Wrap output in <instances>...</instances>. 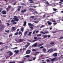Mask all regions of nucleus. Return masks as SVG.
<instances>
[{
  "label": "nucleus",
  "mask_w": 63,
  "mask_h": 63,
  "mask_svg": "<svg viewBox=\"0 0 63 63\" xmlns=\"http://www.w3.org/2000/svg\"><path fill=\"white\" fill-rule=\"evenodd\" d=\"M5 32H7V33H9V31L8 30L7 31V30H6Z\"/></svg>",
  "instance_id": "c03bdc74"
},
{
  "label": "nucleus",
  "mask_w": 63,
  "mask_h": 63,
  "mask_svg": "<svg viewBox=\"0 0 63 63\" xmlns=\"http://www.w3.org/2000/svg\"><path fill=\"white\" fill-rule=\"evenodd\" d=\"M40 53L39 52H36L35 53V54H33V55H37L38 54V53Z\"/></svg>",
  "instance_id": "9d476101"
},
{
  "label": "nucleus",
  "mask_w": 63,
  "mask_h": 63,
  "mask_svg": "<svg viewBox=\"0 0 63 63\" xmlns=\"http://www.w3.org/2000/svg\"><path fill=\"white\" fill-rule=\"evenodd\" d=\"M30 3H34V2L33 1H31L30 2Z\"/></svg>",
  "instance_id": "de8ad7c7"
},
{
  "label": "nucleus",
  "mask_w": 63,
  "mask_h": 63,
  "mask_svg": "<svg viewBox=\"0 0 63 63\" xmlns=\"http://www.w3.org/2000/svg\"><path fill=\"white\" fill-rule=\"evenodd\" d=\"M33 8H36V6H33Z\"/></svg>",
  "instance_id": "69168bd1"
},
{
  "label": "nucleus",
  "mask_w": 63,
  "mask_h": 63,
  "mask_svg": "<svg viewBox=\"0 0 63 63\" xmlns=\"http://www.w3.org/2000/svg\"><path fill=\"white\" fill-rule=\"evenodd\" d=\"M27 44H28V45H30V43H29V42H27Z\"/></svg>",
  "instance_id": "774afa93"
},
{
  "label": "nucleus",
  "mask_w": 63,
  "mask_h": 63,
  "mask_svg": "<svg viewBox=\"0 0 63 63\" xmlns=\"http://www.w3.org/2000/svg\"><path fill=\"white\" fill-rule=\"evenodd\" d=\"M23 58L24 61H25V60H26V58Z\"/></svg>",
  "instance_id": "0e129e2a"
},
{
  "label": "nucleus",
  "mask_w": 63,
  "mask_h": 63,
  "mask_svg": "<svg viewBox=\"0 0 63 63\" xmlns=\"http://www.w3.org/2000/svg\"><path fill=\"white\" fill-rule=\"evenodd\" d=\"M53 10L54 11H57V9H56L55 8H53Z\"/></svg>",
  "instance_id": "473e14b6"
},
{
  "label": "nucleus",
  "mask_w": 63,
  "mask_h": 63,
  "mask_svg": "<svg viewBox=\"0 0 63 63\" xmlns=\"http://www.w3.org/2000/svg\"><path fill=\"white\" fill-rule=\"evenodd\" d=\"M2 13L3 14V15H6L7 14L6 13V11L5 10H3L2 12Z\"/></svg>",
  "instance_id": "20e7f679"
},
{
  "label": "nucleus",
  "mask_w": 63,
  "mask_h": 63,
  "mask_svg": "<svg viewBox=\"0 0 63 63\" xmlns=\"http://www.w3.org/2000/svg\"><path fill=\"white\" fill-rule=\"evenodd\" d=\"M56 59V58H55L54 59H51V61H52H52H54V60L55 59Z\"/></svg>",
  "instance_id": "aec40b11"
},
{
  "label": "nucleus",
  "mask_w": 63,
  "mask_h": 63,
  "mask_svg": "<svg viewBox=\"0 0 63 63\" xmlns=\"http://www.w3.org/2000/svg\"><path fill=\"white\" fill-rule=\"evenodd\" d=\"M50 21H52V22H56V21L53 19H50Z\"/></svg>",
  "instance_id": "f8f14e48"
},
{
  "label": "nucleus",
  "mask_w": 63,
  "mask_h": 63,
  "mask_svg": "<svg viewBox=\"0 0 63 63\" xmlns=\"http://www.w3.org/2000/svg\"><path fill=\"white\" fill-rule=\"evenodd\" d=\"M9 55L10 56H12L13 55V53L11 52V51H10V52H9Z\"/></svg>",
  "instance_id": "dca6fc26"
},
{
  "label": "nucleus",
  "mask_w": 63,
  "mask_h": 63,
  "mask_svg": "<svg viewBox=\"0 0 63 63\" xmlns=\"http://www.w3.org/2000/svg\"><path fill=\"white\" fill-rule=\"evenodd\" d=\"M10 63H15V62H10Z\"/></svg>",
  "instance_id": "603ef678"
},
{
  "label": "nucleus",
  "mask_w": 63,
  "mask_h": 63,
  "mask_svg": "<svg viewBox=\"0 0 63 63\" xmlns=\"http://www.w3.org/2000/svg\"><path fill=\"white\" fill-rule=\"evenodd\" d=\"M34 12H35V14H38V12H37L36 11H35Z\"/></svg>",
  "instance_id": "37998d69"
},
{
  "label": "nucleus",
  "mask_w": 63,
  "mask_h": 63,
  "mask_svg": "<svg viewBox=\"0 0 63 63\" xmlns=\"http://www.w3.org/2000/svg\"><path fill=\"white\" fill-rule=\"evenodd\" d=\"M9 24V23H6V24H8L7 25V26H9V25H10V24Z\"/></svg>",
  "instance_id": "8fccbe9b"
},
{
  "label": "nucleus",
  "mask_w": 63,
  "mask_h": 63,
  "mask_svg": "<svg viewBox=\"0 0 63 63\" xmlns=\"http://www.w3.org/2000/svg\"><path fill=\"white\" fill-rule=\"evenodd\" d=\"M50 52H53V49L52 48H51L50 49Z\"/></svg>",
  "instance_id": "6ab92c4d"
},
{
  "label": "nucleus",
  "mask_w": 63,
  "mask_h": 63,
  "mask_svg": "<svg viewBox=\"0 0 63 63\" xmlns=\"http://www.w3.org/2000/svg\"><path fill=\"white\" fill-rule=\"evenodd\" d=\"M45 3L47 5H49V3L48 2H45Z\"/></svg>",
  "instance_id": "79ce46f5"
},
{
  "label": "nucleus",
  "mask_w": 63,
  "mask_h": 63,
  "mask_svg": "<svg viewBox=\"0 0 63 63\" xmlns=\"http://www.w3.org/2000/svg\"><path fill=\"white\" fill-rule=\"evenodd\" d=\"M30 57V56L29 55H27L25 56V57L26 58H28V57Z\"/></svg>",
  "instance_id": "412c9836"
},
{
  "label": "nucleus",
  "mask_w": 63,
  "mask_h": 63,
  "mask_svg": "<svg viewBox=\"0 0 63 63\" xmlns=\"http://www.w3.org/2000/svg\"><path fill=\"white\" fill-rule=\"evenodd\" d=\"M21 34V32H18V34L20 35Z\"/></svg>",
  "instance_id": "5fc2aeb1"
},
{
  "label": "nucleus",
  "mask_w": 63,
  "mask_h": 63,
  "mask_svg": "<svg viewBox=\"0 0 63 63\" xmlns=\"http://www.w3.org/2000/svg\"><path fill=\"white\" fill-rule=\"evenodd\" d=\"M18 34V32H16V33H15L14 34V35L15 36H16V35H17Z\"/></svg>",
  "instance_id": "a211bd4d"
},
{
  "label": "nucleus",
  "mask_w": 63,
  "mask_h": 63,
  "mask_svg": "<svg viewBox=\"0 0 63 63\" xmlns=\"http://www.w3.org/2000/svg\"><path fill=\"white\" fill-rule=\"evenodd\" d=\"M16 18H18V17H17V16H14V18H13V19L15 20L16 21H18V20H19V19Z\"/></svg>",
  "instance_id": "f257e3e1"
},
{
  "label": "nucleus",
  "mask_w": 63,
  "mask_h": 63,
  "mask_svg": "<svg viewBox=\"0 0 63 63\" xmlns=\"http://www.w3.org/2000/svg\"><path fill=\"white\" fill-rule=\"evenodd\" d=\"M32 51H36V50L35 49H32Z\"/></svg>",
  "instance_id": "72a5a7b5"
},
{
  "label": "nucleus",
  "mask_w": 63,
  "mask_h": 63,
  "mask_svg": "<svg viewBox=\"0 0 63 63\" xmlns=\"http://www.w3.org/2000/svg\"><path fill=\"white\" fill-rule=\"evenodd\" d=\"M23 29H24V27L21 28V31H23Z\"/></svg>",
  "instance_id": "c756f323"
},
{
  "label": "nucleus",
  "mask_w": 63,
  "mask_h": 63,
  "mask_svg": "<svg viewBox=\"0 0 63 63\" xmlns=\"http://www.w3.org/2000/svg\"><path fill=\"white\" fill-rule=\"evenodd\" d=\"M44 48V47H43V46H41V47H40L39 48L41 49V48Z\"/></svg>",
  "instance_id": "a19ab883"
},
{
  "label": "nucleus",
  "mask_w": 63,
  "mask_h": 63,
  "mask_svg": "<svg viewBox=\"0 0 63 63\" xmlns=\"http://www.w3.org/2000/svg\"><path fill=\"white\" fill-rule=\"evenodd\" d=\"M41 35H42L41 34H38V35H37V36H41Z\"/></svg>",
  "instance_id": "ea45409f"
},
{
  "label": "nucleus",
  "mask_w": 63,
  "mask_h": 63,
  "mask_svg": "<svg viewBox=\"0 0 63 63\" xmlns=\"http://www.w3.org/2000/svg\"><path fill=\"white\" fill-rule=\"evenodd\" d=\"M44 44H39V45L38 46L39 47H41V46H43Z\"/></svg>",
  "instance_id": "5701e85b"
},
{
  "label": "nucleus",
  "mask_w": 63,
  "mask_h": 63,
  "mask_svg": "<svg viewBox=\"0 0 63 63\" xmlns=\"http://www.w3.org/2000/svg\"><path fill=\"white\" fill-rule=\"evenodd\" d=\"M43 37L44 38H47V35H43Z\"/></svg>",
  "instance_id": "2eb2a0df"
},
{
  "label": "nucleus",
  "mask_w": 63,
  "mask_h": 63,
  "mask_svg": "<svg viewBox=\"0 0 63 63\" xmlns=\"http://www.w3.org/2000/svg\"><path fill=\"white\" fill-rule=\"evenodd\" d=\"M28 25L29 26H31V27H32L34 26V25L33 24H32L30 23H29L28 24Z\"/></svg>",
  "instance_id": "423d86ee"
},
{
  "label": "nucleus",
  "mask_w": 63,
  "mask_h": 63,
  "mask_svg": "<svg viewBox=\"0 0 63 63\" xmlns=\"http://www.w3.org/2000/svg\"><path fill=\"white\" fill-rule=\"evenodd\" d=\"M15 21H16V20H12L11 21V22H15Z\"/></svg>",
  "instance_id": "7c9ffc66"
},
{
  "label": "nucleus",
  "mask_w": 63,
  "mask_h": 63,
  "mask_svg": "<svg viewBox=\"0 0 63 63\" xmlns=\"http://www.w3.org/2000/svg\"><path fill=\"white\" fill-rule=\"evenodd\" d=\"M16 29H13L12 30V31H15V30H16Z\"/></svg>",
  "instance_id": "09e8293b"
},
{
  "label": "nucleus",
  "mask_w": 63,
  "mask_h": 63,
  "mask_svg": "<svg viewBox=\"0 0 63 63\" xmlns=\"http://www.w3.org/2000/svg\"><path fill=\"white\" fill-rule=\"evenodd\" d=\"M23 39H19L18 42H19L20 43H21V42H23Z\"/></svg>",
  "instance_id": "6e6552de"
},
{
  "label": "nucleus",
  "mask_w": 63,
  "mask_h": 63,
  "mask_svg": "<svg viewBox=\"0 0 63 63\" xmlns=\"http://www.w3.org/2000/svg\"><path fill=\"white\" fill-rule=\"evenodd\" d=\"M43 51L44 52H46V49L45 48H43Z\"/></svg>",
  "instance_id": "b1692460"
},
{
  "label": "nucleus",
  "mask_w": 63,
  "mask_h": 63,
  "mask_svg": "<svg viewBox=\"0 0 63 63\" xmlns=\"http://www.w3.org/2000/svg\"><path fill=\"white\" fill-rule=\"evenodd\" d=\"M20 9L19 8H18L17 9V11H20Z\"/></svg>",
  "instance_id": "338daca9"
},
{
  "label": "nucleus",
  "mask_w": 63,
  "mask_h": 63,
  "mask_svg": "<svg viewBox=\"0 0 63 63\" xmlns=\"http://www.w3.org/2000/svg\"><path fill=\"white\" fill-rule=\"evenodd\" d=\"M46 61L47 62H49L50 61H49V60L48 59L47 60H46Z\"/></svg>",
  "instance_id": "3c124183"
},
{
  "label": "nucleus",
  "mask_w": 63,
  "mask_h": 63,
  "mask_svg": "<svg viewBox=\"0 0 63 63\" xmlns=\"http://www.w3.org/2000/svg\"><path fill=\"white\" fill-rule=\"evenodd\" d=\"M15 28H16V27H13L12 28V29H15Z\"/></svg>",
  "instance_id": "052dcab7"
},
{
  "label": "nucleus",
  "mask_w": 63,
  "mask_h": 63,
  "mask_svg": "<svg viewBox=\"0 0 63 63\" xmlns=\"http://www.w3.org/2000/svg\"><path fill=\"white\" fill-rule=\"evenodd\" d=\"M34 22L35 23H38V21H34Z\"/></svg>",
  "instance_id": "864d4df0"
},
{
  "label": "nucleus",
  "mask_w": 63,
  "mask_h": 63,
  "mask_svg": "<svg viewBox=\"0 0 63 63\" xmlns=\"http://www.w3.org/2000/svg\"><path fill=\"white\" fill-rule=\"evenodd\" d=\"M44 26H45L44 25H42L41 26H40V28H42V27H44Z\"/></svg>",
  "instance_id": "4c0bfd02"
},
{
  "label": "nucleus",
  "mask_w": 63,
  "mask_h": 63,
  "mask_svg": "<svg viewBox=\"0 0 63 63\" xmlns=\"http://www.w3.org/2000/svg\"><path fill=\"white\" fill-rule=\"evenodd\" d=\"M1 27L2 28H4V26L3 25H2L1 26Z\"/></svg>",
  "instance_id": "4d7b16f0"
},
{
  "label": "nucleus",
  "mask_w": 63,
  "mask_h": 63,
  "mask_svg": "<svg viewBox=\"0 0 63 63\" xmlns=\"http://www.w3.org/2000/svg\"><path fill=\"white\" fill-rule=\"evenodd\" d=\"M24 63V62L23 61L22 62H21V61H20V62H19L18 63Z\"/></svg>",
  "instance_id": "2f4dec72"
},
{
  "label": "nucleus",
  "mask_w": 63,
  "mask_h": 63,
  "mask_svg": "<svg viewBox=\"0 0 63 63\" xmlns=\"http://www.w3.org/2000/svg\"><path fill=\"white\" fill-rule=\"evenodd\" d=\"M29 34L27 35L28 36H29V35H31V34H32V32H29Z\"/></svg>",
  "instance_id": "f3484780"
},
{
  "label": "nucleus",
  "mask_w": 63,
  "mask_h": 63,
  "mask_svg": "<svg viewBox=\"0 0 63 63\" xmlns=\"http://www.w3.org/2000/svg\"><path fill=\"white\" fill-rule=\"evenodd\" d=\"M9 8H6V10L7 11H9Z\"/></svg>",
  "instance_id": "6e6d98bb"
},
{
  "label": "nucleus",
  "mask_w": 63,
  "mask_h": 63,
  "mask_svg": "<svg viewBox=\"0 0 63 63\" xmlns=\"http://www.w3.org/2000/svg\"><path fill=\"white\" fill-rule=\"evenodd\" d=\"M27 32H28V31H26L24 32V36H26V35H27Z\"/></svg>",
  "instance_id": "ddd939ff"
},
{
  "label": "nucleus",
  "mask_w": 63,
  "mask_h": 63,
  "mask_svg": "<svg viewBox=\"0 0 63 63\" xmlns=\"http://www.w3.org/2000/svg\"><path fill=\"white\" fill-rule=\"evenodd\" d=\"M11 8V6H9L8 7V9H10Z\"/></svg>",
  "instance_id": "58836bf2"
},
{
  "label": "nucleus",
  "mask_w": 63,
  "mask_h": 63,
  "mask_svg": "<svg viewBox=\"0 0 63 63\" xmlns=\"http://www.w3.org/2000/svg\"><path fill=\"white\" fill-rule=\"evenodd\" d=\"M52 13L50 14H49V16H52Z\"/></svg>",
  "instance_id": "a18cd8bd"
},
{
  "label": "nucleus",
  "mask_w": 63,
  "mask_h": 63,
  "mask_svg": "<svg viewBox=\"0 0 63 63\" xmlns=\"http://www.w3.org/2000/svg\"><path fill=\"white\" fill-rule=\"evenodd\" d=\"M19 50H15L14 51V52H15V53L16 54H19Z\"/></svg>",
  "instance_id": "f03ea898"
},
{
  "label": "nucleus",
  "mask_w": 63,
  "mask_h": 63,
  "mask_svg": "<svg viewBox=\"0 0 63 63\" xmlns=\"http://www.w3.org/2000/svg\"><path fill=\"white\" fill-rule=\"evenodd\" d=\"M50 45H54V43L53 42H51L50 43Z\"/></svg>",
  "instance_id": "a878e982"
},
{
  "label": "nucleus",
  "mask_w": 63,
  "mask_h": 63,
  "mask_svg": "<svg viewBox=\"0 0 63 63\" xmlns=\"http://www.w3.org/2000/svg\"><path fill=\"white\" fill-rule=\"evenodd\" d=\"M26 25V21H25L24 22V24H23V26H25Z\"/></svg>",
  "instance_id": "4468645a"
},
{
  "label": "nucleus",
  "mask_w": 63,
  "mask_h": 63,
  "mask_svg": "<svg viewBox=\"0 0 63 63\" xmlns=\"http://www.w3.org/2000/svg\"><path fill=\"white\" fill-rule=\"evenodd\" d=\"M35 32H36V30H35L32 33V34L33 35H34L35 33Z\"/></svg>",
  "instance_id": "c9c22d12"
},
{
  "label": "nucleus",
  "mask_w": 63,
  "mask_h": 63,
  "mask_svg": "<svg viewBox=\"0 0 63 63\" xmlns=\"http://www.w3.org/2000/svg\"><path fill=\"white\" fill-rule=\"evenodd\" d=\"M37 46V44L35 43L33 45H32V47H36Z\"/></svg>",
  "instance_id": "0eeeda50"
},
{
  "label": "nucleus",
  "mask_w": 63,
  "mask_h": 63,
  "mask_svg": "<svg viewBox=\"0 0 63 63\" xmlns=\"http://www.w3.org/2000/svg\"><path fill=\"white\" fill-rule=\"evenodd\" d=\"M33 9V8H30V9H29V10H30V11H31V10H33L34 9Z\"/></svg>",
  "instance_id": "bb28decb"
},
{
  "label": "nucleus",
  "mask_w": 63,
  "mask_h": 63,
  "mask_svg": "<svg viewBox=\"0 0 63 63\" xmlns=\"http://www.w3.org/2000/svg\"><path fill=\"white\" fill-rule=\"evenodd\" d=\"M47 23L48 24V25H51L52 24V22H50L49 21H47Z\"/></svg>",
  "instance_id": "1a4fd4ad"
},
{
  "label": "nucleus",
  "mask_w": 63,
  "mask_h": 63,
  "mask_svg": "<svg viewBox=\"0 0 63 63\" xmlns=\"http://www.w3.org/2000/svg\"><path fill=\"white\" fill-rule=\"evenodd\" d=\"M26 9H24V10H22L21 11V13H25V12H26Z\"/></svg>",
  "instance_id": "9b49d317"
},
{
  "label": "nucleus",
  "mask_w": 63,
  "mask_h": 63,
  "mask_svg": "<svg viewBox=\"0 0 63 63\" xmlns=\"http://www.w3.org/2000/svg\"><path fill=\"white\" fill-rule=\"evenodd\" d=\"M34 40H36V39H37V37H36L34 36Z\"/></svg>",
  "instance_id": "c85d7f7f"
},
{
  "label": "nucleus",
  "mask_w": 63,
  "mask_h": 63,
  "mask_svg": "<svg viewBox=\"0 0 63 63\" xmlns=\"http://www.w3.org/2000/svg\"><path fill=\"white\" fill-rule=\"evenodd\" d=\"M47 38H49V37H50V35H48L47 36Z\"/></svg>",
  "instance_id": "49530a36"
},
{
  "label": "nucleus",
  "mask_w": 63,
  "mask_h": 63,
  "mask_svg": "<svg viewBox=\"0 0 63 63\" xmlns=\"http://www.w3.org/2000/svg\"><path fill=\"white\" fill-rule=\"evenodd\" d=\"M37 40L35 39V40H34L33 41V42H35V41H36Z\"/></svg>",
  "instance_id": "680f3d73"
},
{
  "label": "nucleus",
  "mask_w": 63,
  "mask_h": 63,
  "mask_svg": "<svg viewBox=\"0 0 63 63\" xmlns=\"http://www.w3.org/2000/svg\"><path fill=\"white\" fill-rule=\"evenodd\" d=\"M49 33V32L48 31H46L45 32H44L43 34H47V33Z\"/></svg>",
  "instance_id": "4be33fe9"
},
{
  "label": "nucleus",
  "mask_w": 63,
  "mask_h": 63,
  "mask_svg": "<svg viewBox=\"0 0 63 63\" xmlns=\"http://www.w3.org/2000/svg\"><path fill=\"white\" fill-rule=\"evenodd\" d=\"M46 16V14H44L43 16V17H44Z\"/></svg>",
  "instance_id": "e2e57ef3"
},
{
  "label": "nucleus",
  "mask_w": 63,
  "mask_h": 63,
  "mask_svg": "<svg viewBox=\"0 0 63 63\" xmlns=\"http://www.w3.org/2000/svg\"><path fill=\"white\" fill-rule=\"evenodd\" d=\"M40 33L41 34H43V35H44V32L43 31H41L40 32Z\"/></svg>",
  "instance_id": "393cba45"
},
{
  "label": "nucleus",
  "mask_w": 63,
  "mask_h": 63,
  "mask_svg": "<svg viewBox=\"0 0 63 63\" xmlns=\"http://www.w3.org/2000/svg\"><path fill=\"white\" fill-rule=\"evenodd\" d=\"M31 18H34V16H31Z\"/></svg>",
  "instance_id": "e433bc0d"
},
{
  "label": "nucleus",
  "mask_w": 63,
  "mask_h": 63,
  "mask_svg": "<svg viewBox=\"0 0 63 63\" xmlns=\"http://www.w3.org/2000/svg\"><path fill=\"white\" fill-rule=\"evenodd\" d=\"M53 56L54 57H57V53H55L53 54Z\"/></svg>",
  "instance_id": "39448f33"
},
{
  "label": "nucleus",
  "mask_w": 63,
  "mask_h": 63,
  "mask_svg": "<svg viewBox=\"0 0 63 63\" xmlns=\"http://www.w3.org/2000/svg\"><path fill=\"white\" fill-rule=\"evenodd\" d=\"M3 50H4V48H2L1 49H0V50L1 51H2Z\"/></svg>",
  "instance_id": "bf43d9fd"
},
{
  "label": "nucleus",
  "mask_w": 63,
  "mask_h": 63,
  "mask_svg": "<svg viewBox=\"0 0 63 63\" xmlns=\"http://www.w3.org/2000/svg\"><path fill=\"white\" fill-rule=\"evenodd\" d=\"M63 36H62L61 37H60V38H59V39H63Z\"/></svg>",
  "instance_id": "f704fd0d"
},
{
  "label": "nucleus",
  "mask_w": 63,
  "mask_h": 63,
  "mask_svg": "<svg viewBox=\"0 0 63 63\" xmlns=\"http://www.w3.org/2000/svg\"><path fill=\"white\" fill-rule=\"evenodd\" d=\"M30 28L31 29H32V30L33 29V27H30Z\"/></svg>",
  "instance_id": "13d9d810"
},
{
  "label": "nucleus",
  "mask_w": 63,
  "mask_h": 63,
  "mask_svg": "<svg viewBox=\"0 0 63 63\" xmlns=\"http://www.w3.org/2000/svg\"><path fill=\"white\" fill-rule=\"evenodd\" d=\"M16 22H14L12 23V24H16Z\"/></svg>",
  "instance_id": "cd10ccee"
},
{
  "label": "nucleus",
  "mask_w": 63,
  "mask_h": 63,
  "mask_svg": "<svg viewBox=\"0 0 63 63\" xmlns=\"http://www.w3.org/2000/svg\"><path fill=\"white\" fill-rule=\"evenodd\" d=\"M31 52V50H28L26 51V54H29V53H30Z\"/></svg>",
  "instance_id": "7ed1b4c3"
}]
</instances>
